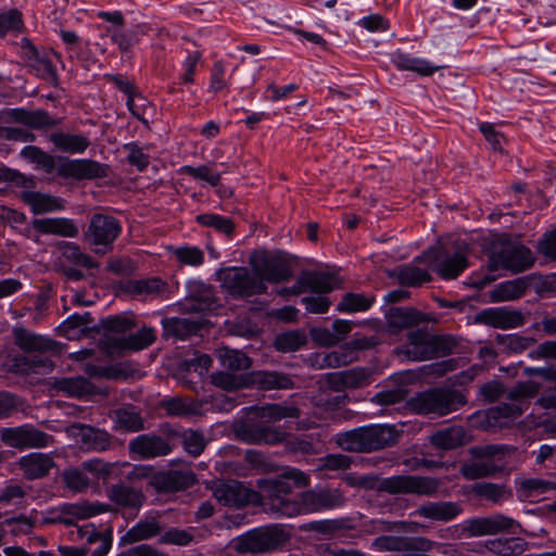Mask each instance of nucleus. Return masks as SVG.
Wrapping results in <instances>:
<instances>
[{
	"label": "nucleus",
	"instance_id": "1",
	"mask_svg": "<svg viewBox=\"0 0 556 556\" xmlns=\"http://www.w3.org/2000/svg\"><path fill=\"white\" fill-rule=\"evenodd\" d=\"M516 451L514 446L502 444L473 446L469 450L471 460L463 464L459 472L467 480L495 476L507 469V458L511 457Z\"/></svg>",
	"mask_w": 556,
	"mask_h": 556
},
{
	"label": "nucleus",
	"instance_id": "2",
	"mask_svg": "<svg viewBox=\"0 0 556 556\" xmlns=\"http://www.w3.org/2000/svg\"><path fill=\"white\" fill-rule=\"evenodd\" d=\"M345 497L341 490L336 488H314L301 494L300 506L285 497L273 498L271 507L281 516L292 517L301 511L318 513L341 507Z\"/></svg>",
	"mask_w": 556,
	"mask_h": 556
},
{
	"label": "nucleus",
	"instance_id": "3",
	"mask_svg": "<svg viewBox=\"0 0 556 556\" xmlns=\"http://www.w3.org/2000/svg\"><path fill=\"white\" fill-rule=\"evenodd\" d=\"M397 438L393 426L370 425L339 433L337 443L344 451L370 453L394 445Z\"/></svg>",
	"mask_w": 556,
	"mask_h": 556
},
{
	"label": "nucleus",
	"instance_id": "4",
	"mask_svg": "<svg viewBox=\"0 0 556 556\" xmlns=\"http://www.w3.org/2000/svg\"><path fill=\"white\" fill-rule=\"evenodd\" d=\"M363 486L376 489L389 494H415L419 496L434 495L441 482L439 479L426 476L399 475L388 478L362 477Z\"/></svg>",
	"mask_w": 556,
	"mask_h": 556
},
{
	"label": "nucleus",
	"instance_id": "5",
	"mask_svg": "<svg viewBox=\"0 0 556 556\" xmlns=\"http://www.w3.org/2000/svg\"><path fill=\"white\" fill-rule=\"evenodd\" d=\"M468 248L464 242L457 243L454 251L446 245L429 248L415 261L425 263L443 279L457 278L468 266Z\"/></svg>",
	"mask_w": 556,
	"mask_h": 556
},
{
	"label": "nucleus",
	"instance_id": "6",
	"mask_svg": "<svg viewBox=\"0 0 556 556\" xmlns=\"http://www.w3.org/2000/svg\"><path fill=\"white\" fill-rule=\"evenodd\" d=\"M466 396L456 389L433 388L417 393L409 400V407L417 414L445 416L463 407Z\"/></svg>",
	"mask_w": 556,
	"mask_h": 556
},
{
	"label": "nucleus",
	"instance_id": "7",
	"mask_svg": "<svg viewBox=\"0 0 556 556\" xmlns=\"http://www.w3.org/2000/svg\"><path fill=\"white\" fill-rule=\"evenodd\" d=\"M223 289L233 298L245 299L267 292V285L247 267H226L216 271Z\"/></svg>",
	"mask_w": 556,
	"mask_h": 556
},
{
	"label": "nucleus",
	"instance_id": "8",
	"mask_svg": "<svg viewBox=\"0 0 556 556\" xmlns=\"http://www.w3.org/2000/svg\"><path fill=\"white\" fill-rule=\"evenodd\" d=\"M540 391V384L528 380L518 382L506 393V401L489 409V420L504 426L500 419H516L520 417L528 408V401L536 396Z\"/></svg>",
	"mask_w": 556,
	"mask_h": 556
},
{
	"label": "nucleus",
	"instance_id": "9",
	"mask_svg": "<svg viewBox=\"0 0 556 556\" xmlns=\"http://www.w3.org/2000/svg\"><path fill=\"white\" fill-rule=\"evenodd\" d=\"M111 472V466L100 458L83 462L79 466L66 467L60 478L63 486L74 494L84 493L93 480L105 478Z\"/></svg>",
	"mask_w": 556,
	"mask_h": 556
},
{
	"label": "nucleus",
	"instance_id": "10",
	"mask_svg": "<svg viewBox=\"0 0 556 556\" xmlns=\"http://www.w3.org/2000/svg\"><path fill=\"white\" fill-rule=\"evenodd\" d=\"M121 232L122 225L117 218L97 213L90 218L85 239L96 254L104 255L113 249Z\"/></svg>",
	"mask_w": 556,
	"mask_h": 556
},
{
	"label": "nucleus",
	"instance_id": "11",
	"mask_svg": "<svg viewBox=\"0 0 556 556\" xmlns=\"http://www.w3.org/2000/svg\"><path fill=\"white\" fill-rule=\"evenodd\" d=\"M489 262L493 270L503 268L521 273L533 265L534 257L531 250L521 244L503 242L493 245Z\"/></svg>",
	"mask_w": 556,
	"mask_h": 556
},
{
	"label": "nucleus",
	"instance_id": "12",
	"mask_svg": "<svg viewBox=\"0 0 556 556\" xmlns=\"http://www.w3.org/2000/svg\"><path fill=\"white\" fill-rule=\"evenodd\" d=\"M452 351V344L448 339L442 337H432L427 329H417L408 333V345L404 353L416 362L430 359L438 354H448Z\"/></svg>",
	"mask_w": 556,
	"mask_h": 556
},
{
	"label": "nucleus",
	"instance_id": "13",
	"mask_svg": "<svg viewBox=\"0 0 556 556\" xmlns=\"http://www.w3.org/2000/svg\"><path fill=\"white\" fill-rule=\"evenodd\" d=\"M253 271L263 282L278 283L288 281L292 277L290 266L279 253L268 251H254L249 260Z\"/></svg>",
	"mask_w": 556,
	"mask_h": 556
},
{
	"label": "nucleus",
	"instance_id": "14",
	"mask_svg": "<svg viewBox=\"0 0 556 556\" xmlns=\"http://www.w3.org/2000/svg\"><path fill=\"white\" fill-rule=\"evenodd\" d=\"M289 536L278 527L256 529L238 538L236 548L240 553H264L282 546Z\"/></svg>",
	"mask_w": 556,
	"mask_h": 556
},
{
	"label": "nucleus",
	"instance_id": "15",
	"mask_svg": "<svg viewBox=\"0 0 556 556\" xmlns=\"http://www.w3.org/2000/svg\"><path fill=\"white\" fill-rule=\"evenodd\" d=\"M1 439L8 446L18 450L43 448L54 443L53 435L28 424L15 428H3Z\"/></svg>",
	"mask_w": 556,
	"mask_h": 556
},
{
	"label": "nucleus",
	"instance_id": "16",
	"mask_svg": "<svg viewBox=\"0 0 556 556\" xmlns=\"http://www.w3.org/2000/svg\"><path fill=\"white\" fill-rule=\"evenodd\" d=\"M515 527H520L515 519L502 514L488 517H475L464 521L463 531L467 538L494 535L501 532L515 533Z\"/></svg>",
	"mask_w": 556,
	"mask_h": 556
},
{
	"label": "nucleus",
	"instance_id": "17",
	"mask_svg": "<svg viewBox=\"0 0 556 556\" xmlns=\"http://www.w3.org/2000/svg\"><path fill=\"white\" fill-rule=\"evenodd\" d=\"M237 437L248 444L281 443L287 439L288 432L280 426L263 422H243L236 429Z\"/></svg>",
	"mask_w": 556,
	"mask_h": 556
},
{
	"label": "nucleus",
	"instance_id": "18",
	"mask_svg": "<svg viewBox=\"0 0 556 556\" xmlns=\"http://www.w3.org/2000/svg\"><path fill=\"white\" fill-rule=\"evenodd\" d=\"M212 490L214 497L222 505L238 508L252 503L257 495L256 492L236 480L219 481L215 483Z\"/></svg>",
	"mask_w": 556,
	"mask_h": 556
},
{
	"label": "nucleus",
	"instance_id": "19",
	"mask_svg": "<svg viewBox=\"0 0 556 556\" xmlns=\"http://www.w3.org/2000/svg\"><path fill=\"white\" fill-rule=\"evenodd\" d=\"M66 433L86 451L102 452L110 447L109 434L87 425L73 424L66 428Z\"/></svg>",
	"mask_w": 556,
	"mask_h": 556
},
{
	"label": "nucleus",
	"instance_id": "20",
	"mask_svg": "<svg viewBox=\"0 0 556 556\" xmlns=\"http://www.w3.org/2000/svg\"><path fill=\"white\" fill-rule=\"evenodd\" d=\"M135 326L134 317L129 315H114L101 319L96 326V330L103 334L108 352L119 353L121 351L113 350L114 340L126 337L125 334L132 330Z\"/></svg>",
	"mask_w": 556,
	"mask_h": 556
},
{
	"label": "nucleus",
	"instance_id": "21",
	"mask_svg": "<svg viewBox=\"0 0 556 556\" xmlns=\"http://www.w3.org/2000/svg\"><path fill=\"white\" fill-rule=\"evenodd\" d=\"M172 450L165 439L153 433L140 434L129 442V451L142 459L166 456Z\"/></svg>",
	"mask_w": 556,
	"mask_h": 556
},
{
	"label": "nucleus",
	"instance_id": "22",
	"mask_svg": "<svg viewBox=\"0 0 556 556\" xmlns=\"http://www.w3.org/2000/svg\"><path fill=\"white\" fill-rule=\"evenodd\" d=\"M195 483V476L190 470H167L155 473L150 484L159 492H176Z\"/></svg>",
	"mask_w": 556,
	"mask_h": 556
},
{
	"label": "nucleus",
	"instance_id": "23",
	"mask_svg": "<svg viewBox=\"0 0 556 556\" xmlns=\"http://www.w3.org/2000/svg\"><path fill=\"white\" fill-rule=\"evenodd\" d=\"M372 370L365 367H354L328 375V381L336 391L359 389L371 383Z\"/></svg>",
	"mask_w": 556,
	"mask_h": 556
},
{
	"label": "nucleus",
	"instance_id": "24",
	"mask_svg": "<svg viewBox=\"0 0 556 556\" xmlns=\"http://www.w3.org/2000/svg\"><path fill=\"white\" fill-rule=\"evenodd\" d=\"M338 285L334 275L325 271H303L296 282L295 293H304L311 291L314 293L325 294L332 291Z\"/></svg>",
	"mask_w": 556,
	"mask_h": 556
},
{
	"label": "nucleus",
	"instance_id": "25",
	"mask_svg": "<svg viewBox=\"0 0 556 556\" xmlns=\"http://www.w3.org/2000/svg\"><path fill=\"white\" fill-rule=\"evenodd\" d=\"M13 333L16 345L27 354L56 352V342L48 337L37 334L25 328H15Z\"/></svg>",
	"mask_w": 556,
	"mask_h": 556
},
{
	"label": "nucleus",
	"instance_id": "26",
	"mask_svg": "<svg viewBox=\"0 0 556 556\" xmlns=\"http://www.w3.org/2000/svg\"><path fill=\"white\" fill-rule=\"evenodd\" d=\"M479 320L498 329L517 328L525 324V317L520 312L506 307L483 309L479 314Z\"/></svg>",
	"mask_w": 556,
	"mask_h": 556
},
{
	"label": "nucleus",
	"instance_id": "27",
	"mask_svg": "<svg viewBox=\"0 0 556 556\" xmlns=\"http://www.w3.org/2000/svg\"><path fill=\"white\" fill-rule=\"evenodd\" d=\"M18 466L26 479L37 480L47 477L55 463L50 454L34 452L22 456Z\"/></svg>",
	"mask_w": 556,
	"mask_h": 556
},
{
	"label": "nucleus",
	"instance_id": "28",
	"mask_svg": "<svg viewBox=\"0 0 556 556\" xmlns=\"http://www.w3.org/2000/svg\"><path fill=\"white\" fill-rule=\"evenodd\" d=\"M462 513L459 504L454 502H427L418 506L413 515L433 521L448 522Z\"/></svg>",
	"mask_w": 556,
	"mask_h": 556
},
{
	"label": "nucleus",
	"instance_id": "29",
	"mask_svg": "<svg viewBox=\"0 0 556 556\" xmlns=\"http://www.w3.org/2000/svg\"><path fill=\"white\" fill-rule=\"evenodd\" d=\"M126 291L140 300H154L165 298L168 291V285L159 277H151L128 281Z\"/></svg>",
	"mask_w": 556,
	"mask_h": 556
},
{
	"label": "nucleus",
	"instance_id": "30",
	"mask_svg": "<svg viewBox=\"0 0 556 556\" xmlns=\"http://www.w3.org/2000/svg\"><path fill=\"white\" fill-rule=\"evenodd\" d=\"M34 229L42 235H54L66 238H75L79 230L73 219L65 217L36 218L31 223Z\"/></svg>",
	"mask_w": 556,
	"mask_h": 556
},
{
	"label": "nucleus",
	"instance_id": "31",
	"mask_svg": "<svg viewBox=\"0 0 556 556\" xmlns=\"http://www.w3.org/2000/svg\"><path fill=\"white\" fill-rule=\"evenodd\" d=\"M116 83L119 90L128 96L127 106L131 114L147 126L149 118L154 114V108L146 97L134 93L132 86L128 81L117 80Z\"/></svg>",
	"mask_w": 556,
	"mask_h": 556
},
{
	"label": "nucleus",
	"instance_id": "32",
	"mask_svg": "<svg viewBox=\"0 0 556 556\" xmlns=\"http://www.w3.org/2000/svg\"><path fill=\"white\" fill-rule=\"evenodd\" d=\"M391 62L400 71H409L421 76L431 75L439 68L427 59L413 56L401 50L391 54Z\"/></svg>",
	"mask_w": 556,
	"mask_h": 556
},
{
	"label": "nucleus",
	"instance_id": "33",
	"mask_svg": "<svg viewBox=\"0 0 556 556\" xmlns=\"http://www.w3.org/2000/svg\"><path fill=\"white\" fill-rule=\"evenodd\" d=\"M106 492L110 501L123 508L138 510L144 501L140 490L123 483L111 485Z\"/></svg>",
	"mask_w": 556,
	"mask_h": 556
},
{
	"label": "nucleus",
	"instance_id": "34",
	"mask_svg": "<svg viewBox=\"0 0 556 556\" xmlns=\"http://www.w3.org/2000/svg\"><path fill=\"white\" fill-rule=\"evenodd\" d=\"M249 384H253L261 390H288L294 387V382L289 375L280 371L266 370L253 371L249 376Z\"/></svg>",
	"mask_w": 556,
	"mask_h": 556
},
{
	"label": "nucleus",
	"instance_id": "35",
	"mask_svg": "<svg viewBox=\"0 0 556 556\" xmlns=\"http://www.w3.org/2000/svg\"><path fill=\"white\" fill-rule=\"evenodd\" d=\"M63 525L74 526L79 520H85L90 517L97 516L103 511H106L104 505L89 504L86 502L80 503H65L60 505Z\"/></svg>",
	"mask_w": 556,
	"mask_h": 556
},
{
	"label": "nucleus",
	"instance_id": "36",
	"mask_svg": "<svg viewBox=\"0 0 556 556\" xmlns=\"http://www.w3.org/2000/svg\"><path fill=\"white\" fill-rule=\"evenodd\" d=\"M160 406L170 417L197 416L203 412V402L190 397H167L161 402Z\"/></svg>",
	"mask_w": 556,
	"mask_h": 556
},
{
	"label": "nucleus",
	"instance_id": "37",
	"mask_svg": "<svg viewBox=\"0 0 556 556\" xmlns=\"http://www.w3.org/2000/svg\"><path fill=\"white\" fill-rule=\"evenodd\" d=\"M161 526L156 518L147 517L132 526L121 539V545H130L152 539L161 533Z\"/></svg>",
	"mask_w": 556,
	"mask_h": 556
},
{
	"label": "nucleus",
	"instance_id": "38",
	"mask_svg": "<svg viewBox=\"0 0 556 556\" xmlns=\"http://www.w3.org/2000/svg\"><path fill=\"white\" fill-rule=\"evenodd\" d=\"M388 326L394 331L412 328L427 321L426 316L410 307H391L387 314Z\"/></svg>",
	"mask_w": 556,
	"mask_h": 556
},
{
	"label": "nucleus",
	"instance_id": "39",
	"mask_svg": "<svg viewBox=\"0 0 556 556\" xmlns=\"http://www.w3.org/2000/svg\"><path fill=\"white\" fill-rule=\"evenodd\" d=\"M22 200L36 215L58 212L64 208V201L62 199L36 191H24Z\"/></svg>",
	"mask_w": 556,
	"mask_h": 556
},
{
	"label": "nucleus",
	"instance_id": "40",
	"mask_svg": "<svg viewBox=\"0 0 556 556\" xmlns=\"http://www.w3.org/2000/svg\"><path fill=\"white\" fill-rule=\"evenodd\" d=\"M156 339L155 330L151 327H143L136 333L121 337L114 340V351H140L150 346Z\"/></svg>",
	"mask_w": 556,
	"mask_h": 556
},
{
	"label": "nucleus",
	"instance_id": "41",
	"mask_svg": "<svg viewBox=\"0 0 556 556\" xmlns=\"http://www.w3.org/2000/svg\"><path fill=\"white\" fill-rule=\"evenodd\" d=\"M556 491V483L541 478L523 479L517 483V494L521 500H535Z\"/></svg>",
	"mask_w": 556,
	"mask_h": 556
},
{
	"label": "nucleus",
	"instance_id": "42",
	"mask_svg": "<svg viewBox=\"0 0 556 556\" xmlns=\"http://www.w3.org/2000/svg\"><path fill=\"white\" fill-rule=\"evenodd\" d=\"M68 175L77 179L102 178L108 175V167L91 160H77L67 164Z\"/></svg>",
	"mask_w": 556,
	"mask_h": 556
},
{
	"label": "nucleus",
	"instance_id": "43",
	"mask_svg": "<svg viewBox=\"0 0 556 556\" xmlns=\"http://www.w3.org/2000/svg\"><path fill=\"white\" fill-rule=\"evenodd\" d=\"M162 325L167 334L180 340L197 333L201 328V324L191 317L165 318L163 319Z\"/></svg>",
	"mask_w": 556,
	"mask_h": 556
},
{
	"label": "nucleus",
	"instance_id": "44",
	"mask_svg": "<svg viewBox=\"0 0 556 556\" xmlns=\"http://www.w3.org/2000/svg\"><path fill=\"white\" fill-rule=\"evenodd\" d=\"M115 429L138 432L146 429L141 414L132 406L123 407L114 412Z\"/></svg>",
	"mask_w": 556,
	"mask_h": 556
},
{
	"label": "nucleus",
	"instance_id": "45",
	"mask_svg": "<svg viewBox=\"0 0 556 556\" xmlns=\"http://www.w3.org/2000/svg\"><path fill=\"white\" fill-rule=\"evenodd\" d=\"M527 542L520 538H501L489 540L485 547L498 556H517L527 549Z\"/></svg>",
	"mask_w": 556,
	"mask_h": 556
},
{
	"label": "nucleus",
	"instance_id": "46",
	"mask_svg": "<svg viewBox=\"0 0 556 556\" xmlns=\"http://www.w3.org/2000/svg\"><path fill=\"white\" fill-rule=\"evenodd\" d=\"M467 435L463 427H451L435 432L431 443L442 450H453L466 443Z\"/></svg>",
	"mask_w": 556,
	"mask_h": 556
},
{
	"label": "nucleus",
	"instance_id": "47",
	"mask_svg": "<svg viewBox=\"0 0 556 556\" xmlns=\"http://www.w3.org/2000/svg\"><path fill=\"white\" fill-rule=\"evenodd\" d=\"M527 289V282L522 278L504 281L497 285L490 293L493 302L514 301L521 298Z\"/></svg>",
	"mask_w": 556,
	"mask_h": 556
},
{
	"label": "nucleus",
	"instance_id": "48",
	"mask_svg": "<svg viewBox=\"0 0 556 556\" xmlns=\"http://www.w3.org/2000/svg\"><path fill=\"white\" fill-rule=\"evenodd\" d=\"M166 433L169 437L181 438L182 446L188 454L192 456H199L204 451L206 446V441L201 431L186 429L181 433H179L177 430L172 429L168 426H166Z\"/></svg>",
	"mask_w": 556,
	"mask_h": 556
},
{
	"label": "nucleus",
	"instance_id": "49",
	"mask_svg": "<svg viewBox=\"0 0 556 556\" xmlns=\"http://www.w3.org/2000/svg\"><path fill=\"white\" fill-rule=\"evenodd\" d=\"M61 255L64 260L75 265L91 269L97 268L99 263L89 254L84 253L74 242L63 241L59 244Z\"/></svg>",
	"mask_w": 556,
	"mask_h": 556
},
{
	"label": "nucleus",
	"instance_id": "50",
	"mask_svg": "<svg viewBox=\"0 0 556 556\" xmlns=\"http://www.w3.org/2000/svg\"><path fill=\"white\" fill-rule=\"evenodd\" d=\"M473 492L477 496L493 504H501L511 497V492L504 484L491 482L475 484Z\"/></svg>",
	"mask_w": 556,
	"mask_h": 556
},
{
	"label": "nucleus",
	"instance_id": "51",
	"mask_svg": "<svg viewBox=\"0 0 556 556\" xmlns=\"http://www.w3.org/2000/svg\"><path fill=\"white\" fill-rule=\"evenodd\" d=\"M195 222L202 227L213 228L227 237H231L235 231V223L232 219L218 214H199L195 216Z\"/></svg>",
	"mask_w": 556,
	"mask_h": 556
},
{
	"label": "nucleus",
	"instance_id": "52",
	"mask_svg": "<svg viewBox=\"0 0 556 556\" xmlns=\"http://www.w3.org/2000/svg\"><path fill=\"white\" fill-rule=\"evenodd\" d=\"M211 382L225 391H235L249 386V377L229 371H218L211 376Z\"/></svg>",
	"mask_w": 556,
	"mask_h": 556
},
{
	"label": "nucleus",
	"instance_id": "53",
	"mask_svg": "<svg viewBox=\"0 0 556 556\" xmlns=\"http://www.w3.org/2000/svg\"><path fill=\"white\" fill-rule=\"evenodd\" d=\"M219 358L222 365L235 374L247 370L252 365L251 358L238 350L225 349L220 352Z\"/></svg>",
	"mask_w": 556,
	"mask_h": 556
},
{
	"label": "nucleus",
	"instance_id": "54",
	"mask_svg": "<svg viewBox=\"0 0 556 556\" xmlns=\"http://www.w3.org/2000/svg\"><path fill=\"white\" fill-rule=\"evenodd\" d=\"M59 390L66 392L71 396L80 397L92 391L91 382L84 377L63 378L56 381Z\"/></svg>",
	"mask_w": 556,
	"mask_h": 556
},
{
	"label": "nucleus",
	"instance_id": "55",
	"mask_svg": "<svg viewBox=\"0 0 556 556\" xmlns=\"http://www.w3.org/2000/svg\"><path fill=\"white\" fill-rule=\"evenodd\" d=\"M306 344V336L298 330L280 333L276 337L274 345L283 353L294 352Z\"/></svg>",
	"mask_w": 556,
	"mask_h": 556
},
{
	"label": "nucleus",
	"instance_id": "56",
	"mask_svg": "<svg viewBox=\"0 0 556 556\" xmlns=\"http://www.w3.org/2000/svg\"><path fill=\"white\" fill-rule=\"evenodd\" d=\"M397 279L402 286L419 287L431 280V276L427 270L416 266H404L397 270Z\"/></svg>",
	"mask_w": 556,
	"mask_h": 556
},
{
	"label": "nucleus",
	"instance_id": "57",
	"mask_svg": "<svg viewBox=\"0 0 556 556\" xmlns=\"http://www.w3.org/2000/svg\"><path fill=\"white\" fill-rule=\"evenodd\" d=\"M374 302L372 298H367L359 293H346L338 304V311L343 313H355L368 309Z\"/></svg>",
	"mask_w": 556,
	"mask_h": 556
},
{
	"label": "nucleus",
	"instance_id": "58",
	"mask_svg": "<svg viewBox=\"0 0 556 556\" xmlns=\"http://www.w3.org/2000/svg\"><path fill=\"white\" fill-rule=\"evenodd\" d=\"M92 321L90 313L84 315L74 314L64 320L60 326V331L67 339H73L77 332H85L88 325Z\"/></svg>",
	"mask_w": 556,
	"mask_h": 556
},
{
	"label": "nucleus",
	"instance_id": "59",
	"mask_svg": "<svg viewBox=\"0 0 556 556\" xmlns=\"http://www.w3.org/2000/svg\"><path fill=\"white\" fill-rule=\"evenodd\" d=\"M21 155L48 174L54 169L53 157L34 146L24 148Z\"/></svg>",
	"mask_w": 556,
	"mask_h": 556
},
{
	"label": "nucleus",
	"instance_id": "60",
	"mask_svg": "<svg viewBox=\"0 0 556 556\" xmlns=\"http://www.w3.org/2000/svg\"><path fill=\"white\" fill-rule=\"evenodd\" d=\"M14 119L31 128H41L50 124V117L43 111L15 110Z\"/></svg>",
	"mask_w": 556,
	"mask_h": 556
},
{
	"label": "nucleus",
	"instance_id": "61",
	"mask_svg": "<svg viewBox=\"0 0 556 556\" xmlns=\"http://www.w3.org/2000/svg\"><path fill=\"white\" fill-rule=\"evenodd\" d=\"M177 261L188 266H200L204 262V252L199 247L182 245L174 250Z\"/></svg>",
	"mask_w": 556,
	"mask_h": 556
},
{
	"label": "nucleus",
	"instance_id": "62",
	"mask_svg": "<svg viewBox=\"0 0 556 556\" xmlns=\"http://www.w3.org/2000/svg\"><path fill=\"white\" fill-rule=\"evenodd\" d=\"M68 535L72 541H81V546L91 548L90 546L101 539L102 533L97 531L93 525H86L70 531Z\"/></svg>",
	"mask_w": 556,
	"mask_h": 556
},
{
	"label": "nucleus",
	"instance_id": "63",
	"mask_svg": "<svg viewBox=\"0 0 556 556\" xmlns=\"http://www.w3.org/2000/svg\"><path fill=\"white\" fill-rule=\"evenodd\" d=\"M3 523L10 528L9 530L14 536L29 534L35 526V521L25 515L8 518Z\"/></svg>",
	"mask_w": 556,
	"mask_h": 556
},
{
	"label": "nucleus",
	"instance_id": "64",
	"mask_svg": "<svg viewBox=\"0 0 556 556\" xmlns=\"http://www.w3.org/2000/svg\"><path fill=\"white\" fill-rule=\"evenodd\" d=\"M193 540V533L191 529H177L172 528L161 536V542L164 544H174L179 546H186Z\"/></svg>",
	"mask_w": 556,
	"mask_h": 556
}]
</instances>
